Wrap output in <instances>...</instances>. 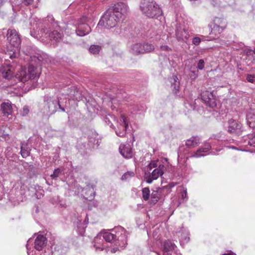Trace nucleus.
<instances>
[{
  "mask_svg": "<svg viewBox=\"0 0 255 255\" xmlns=\"http://www.w3.org/2000/svg\"><path fill=\"white\" fill-rule=\"evenodd\" d=\"M30 34L35 38H48L52 42H58L62 38L59 31L60 26L52 15H48L43 19L32 16L29 19Z\"/></svg>",
  "mask_w": 255,
  "mask_h": 255,
  "instance_id": "f257e3e1",
  "label": "nucleus"
},
{
  "mask_svg": "<svg viewBox=\"0 0 255 255\" xmlns=\"http://www.w3.org/2000/svg\"><path fill=\"white\" fill-rule=\"evenodd\" d=\"M47 55L41 51H37L32 56H31V62H30L28 71L25 69L21 68V70L17 73L16 76L21 82H24L29 79L37 78L39 77L41 68L40 65L38 63L34 65L33 62L46 61Z\"/></svg>",
  "mask_w": 255,
  "mask_h": 255,
  "instance_id": "f03ea898",
  "label": "nucleus"
},
{
  "mask_svg": "<svg viewBox=\"0 0 255 255\" xmlns=\"http://www.w3.org/2000/svg\"><path fill=\"white\" fill-rule=\"evenodd\" d=\"M142 14L149 18H156L162 14L160 5L153 0H142L139 3Z\"/></svg>",
  "mask_w": 255,
  "mask_h": 255,
  "instance_id": "7ed1b4c3",
  "label": "nucleus"
},
{
  "mask_svg": "<svg viewBox=\"0 0 255 255\" xmlns=\"http://www.w3.org/2000/svg\"><path fill=\"white\" fill-rule=\"evenodd\" d=\"M165 169L166 167L163 161L161 163L158 161H152L146 167V171L149 173L145 175L146 182L151 183L154 180L157 179L163 174Z\"/></svg>",
  "mask_w": 255,
  "mask_h": 255,
  "instance_id": "20e7f679",
  "label": "nucleus"
},
{
  "mask_svg": "<svg viewBox=\"0 0 255 255\" xmlns=\"http://www.w3.org/2000/svg\"><path fill=\"white\" fill-rule=\"evenodd\" d=\"M61 100V98L55 99L53 97L45 96L44 97L43 113L46 115H52L55 113L59 109L62 112H64V108H62L60 104Z\"/></svg>",
  "mask_w": 255,
  "mask_h": 255,
  "instance_id": "39448f33",
  "label": "nucleus"
},
{
  "mask_svg": "<svg viewBox=\"0 0 255 255\" xmlns=\"http://www.w3.org/2000/svg\"><path fill=\"white\" fill-rule=\"evenodd\" d=\"M122 19L108 9L98 23V27L103 26L107 28L115 27Z\"/></svg>",
  "mask_w": 255,
  "mask_h": 255,
  "instance_id": "423d86ee",
  "label": "nucleus"
},
{
  "mask_svg": "<svg viewBox=\"0 0 255 255\" xmlns=\"http://www.w3.org/2000/svg\"><path fill=\"white\" fill-rule=\"evenodd\" d=\"M7 39L9 43L15 49H17L21 43V39L17 31L14 29H9L7 32ZM16 49H12L10 53L6 55L12 59L15 57V51Z\"/></svg>",
  "mask_w": 255,
  "mask_h": 255,
  "instance_id": "0eeeda50",
  "label": "nucleus"
},
{
  "mask_svg": "<svg viewBox=\"0 0 255 255\" xmlns=\"http://www.w3.org/2000/svg\"><path fill=\"white\" fill-rule=\"evenodd\" d=\"M115 234L117 245H118V250L123 249L127 244V238L128 235V232L122 226H117L110 230Z\"/></svg>",
  "mask_w": 255,
  "mask_h": 255,
  "instance_id": "6e6552de",
  "label": "nucleus"
},
{
  "mask_svg": "<svg viewBox=\"0 0 255 255\" xmlns=\"http://www.w3.org/2000/svg\"><path fill=\"white\" fill-rule=\"evenodd\" d=\"M90 17L89 16H83L81 17L77 23L75 24L73 31H76V34L79 36H84L89 34L91 28L89 25L85 23V22L88 20Z\"/></svg>",
  "mask_w": 255,
  "mask_h": 255,
  "instance_id": "1a4fd4ad",
  "label": "nucleus"
},
{
  "mask_svg": "<svg viewBox=\"0 0 255 255\" xmlns=\"http://www.w3.org/2000/svg\"><path fill=\"white\" fill-rule=\"evenodd\" d=\"M108 9L124 20L128 12V6L126 2H118L114 4Z\"/></svg>",
  "mask_w": 255,
  "mask_h": 255,
  "instance_id": "9d476101",
  "label": "nucleus"
},
{
  "mask_svg": "<svg viewBox=\"0 0 255 255\" xmlns=\"http://www.w3.org/2000/svg\"><path fill=\"white\" fill-rule=\"evenodd\" d=\"M239 147L234 146H229L228 147L236 150L247 151L248 150L247 149L248 146L255 147V132L244 136L241 141Z\"/></svg>",
  "mask_w": 255,
  "mask_h": 255,
  "instance_id": "9b49d317",
  "label": "nucleus"
},
{
  "mask_svg": "<svg viewBox=\"0 0 255 255\" xmlns=\"http://www.w3.org/2000/svg\"><path fill=\"white\" fill-rule=\"evenodd\" d=\"M213 147L211 151L209 152V150L211 149V145L209 143H205L203 146L199 148L196 150V151L192 152L190 153V155L186 157V159L188 158H199L202 156H204L209 154H216L215 151H214V145H213Z\"/></svg>",
  "mask_w": 255,
  "mask_h": 255,
  "instance_id": "f8f14e48",
  "label": "nucleus"
},
{
  "mask_svg": "<svg viewBox=\"0 0 255 255\" xmlns=\"http://www.w3.org/2000/svg\"><path fill=\"white\" fill-rule=\"evenodd\" d=\"M63 91L64 93H62V94L67 95V98L77 101L82 100L81 93L75 86L71 85L70 87H66Z\"/></svg>",
  "mask_w": 255,
  "mask_h": 255,
  "instance_id": "ddd939ff",
  "label": "nucleus"
},
{
  "mask_svg": "<svg viewBox=\"0 0 255 255\" xmlns=\"http://www.w3.org/2000/svg\"><path fill=\"white\" fill-rule=\"evenodd\" d=\"M117 123V128L116 129V134L119 136H124L128 127V122L124 116L121 115L120 120H118Z\"/></svg>",
  "mask_w": 255,
  "mask_h": 255,
  "instance_id": "4468645a",
  "label": "nucleus"
},
{
  "mask_svg": "<svg viewBox=\"0 0 255 255\" xmlns=\"http://www.w3.org/2000/svg\"><path fill=\"white\" fill-rule=\"evenodd\" d=\"M228 131L232 134L240 135L243 131L242 125L238 121L231 119L228 123Z\"/></svg>",
  "mask_w": 255,
  "mask_h": 255,
  "instance_id": "2eb2a0df",
  "label": "nucleus"
},
{
  "mask_svg": "<svg viewBox=\"0 0 255 255\" xmlns=\"http://www.w3.org/2000/svg\"><path fill=\"white\" fill-rule=\"evenodd\" d=\"M201 97L202 100L207 106L212 108L216 106L215 99L212 92L207 91L202 92L201 94Z\"/></svg>",
  "mask_w": 255,
  "mask_h": 255,
  "instance_id": "dca6fc26",
  "label": "nucleus"
},
{
  "mask_svg": "<svg viewBox=\"0 0 255 255\" xmlns=\"http://www.w3.org/2000/svg\"><path fill=\"white\" fill-rule=\"evenodd\" d=\"M106 244L107 243L104 240L101 233L99 234L94 239L93 246L97 252H101L105 249L107 251Z\"/></svg>",
  "mask_w": 255,
  "mask_h": 255,
  "instance_id": "f3484780",
  "label": "nucleus"
},
{
  "mask_svg": "<svg viewBox=\"0 0 255 255\" xmlns=\"http://www.w3.org/2000/svg\"><path fill=\"white\" fill-rule=\"evenodd\" d=\"M121 155L126 158H130L132 156V151L129 143L121 144L119 146Z\"/></svg>",
  "mask_w": 255,
  "mask_h": 255,
  "instance_id": "a211bd4d",
  "label": "nucleus"
},
{
  "mask_svg": "<svg viewBox=\"0 0 255 255\" xmlns=\"http://www.w3.org/2000/svg\"><path fill=\"white\" fill-rule=\"evenodd\" d=\"M175 34L176 38L179 41L186 42L189 37L188 30L182 27L177 28Z\"/></svg>",
  "mask_w": 255,
  "mask_h": 255,
  "instance_id": "6ab92c4d",
  "label": "nucleus"
},
{
  "mask_svg": "<svg viewBox=\"0 0 255 255\" xmlns=\"http://www.w3.org/2000/svg\"><path fill=\"white\" fill-rule=\"evenodd\" d=\"M47 244L46 238L41 235L37 236L34 242L35 249L38 251L42 250Z\"/></svg>",
  "mask_w": 255,
  "mask_h": 255,
  "instance_id": "aec40b11",
  "label": "nucleus"
},
{
  "mask_svg": "<svg viewBox=\"0 0 255 255\" xmlns=\"http://www.w3.org/2000/svg\"><path fill=\"white\" fill-rule=\"evenodd\" d=\"M5 64L7 67L2 72V77L7 79H11L14 76L17 77V74L15 75V72L13 66L8 63H5Z\"/></svg>",
  "mask_w": 255,
  "mask_h": 255,
  "instance_id": "412c9836",
  "label": "nucleus"
},
{
  "mask_svg": "<svg viewBox=\"0 0 255 255\" xmlns=\"http://www.w3.org/2000/svg\"><path fill=\"white\" fill-rule=\"evenodd\" d=\"M84 216L85 219L83 221H82V220L81 219H78L77 221L76 222H75L77 227V232L80 235H83V234L84 233L85 229L86 227V225L88 223V219L87 215L85 214L84 215Z\"/></svg>",
  "mask_w": 255,
  "mask_h": 255,
  "instance_id": "4be33fe9",
  "label": "nucleus"
},
{
  "mask_svg": "<svg viewBox=\"0 0 255 255\" xmlns=\"http://www.w3.org/2000/svg\"><path fill=\"white\" fill-rule=\"evenodd\" d=\"M13 107L14 106L8 102L2 103L1 104V110L3 115L7 117L11 115L13 113Z\"/></svg>",
  "mask_w": 255,
  "mask_h": 255,
  "instance_id": "5701e85b",
  "label": "nucleus"
},
{
  "mask_svg": "<svg viewBox=\"0 0 255 255\" xmlns=\"http://www.w3.org/2000/svg\"><path fill=\"white\" fill-rule=\"evenodd\" d=\"M176 248V246L174 244L170 242V241H165L163 244V255H171L169 252L174 251ZM158 255H160L157 253Z\"/></svg>",
  "mask_w": 255,
  "mask_h": 255,
  "instance_id": "b1692460",
  "label": "nucleus"
},
{
  "mask_svg": "<svg viewBox=\"0 0 255 255\" xmlns=\"http://www.w3.org/2000/svg\"><path fill=\"white\" fill-rule=\"evenodd\" d=\"M200 142V137L198 136H193L186 140V145L188 148H193L198 146Z\"/></svg>",
  "mask_w": 255,
  "mask_h": 255,
  "instance_id": "393cba45",
  "label": "nucleus"
},
{
  "mask_svg": "<svg viewBox=\"0 0 255 255\" xmlns=\"http://www.w3.org/2000/svg\"><path fill=\"white\" fill-rule=\"evenodd\" d=\"M161 189L158 188L155 190H153L150 196V204H156L160 198Z\"/></svg>",
  "mask_w": 255,
  "mask_h": 255,
  "instance_id": "a878e982",
  "label": "nucleus"
},
{
  "mask_svg": "<svg viewBox=\"0 0 255 255\" xmlns=\"http://www.w3.org/2000/svg\"><path fill=\"white\" fill-rule=\"evenodd\" d=\"M101 233L105 242L112 243L116 241L115 234L112 231L111 232H104Z\"/></svg>",
  "mask_w": 255,
  "mask_h": 255,
  "instance_id": "bb28decb",
  "label": "nucleus"
},
{
  "mask_svg": "<svg viewBox=\"0 0 255 255\" xmlns=\"http://www.w3.org/2000/svg\"><path fill=\"white\" fill-rule=\"evenodd\" d=\"M9 128L6 126L2 125L0 127V137L7 141L10 138L9 134Z\"/></svg>",
  "mask_w": 255,
  "mask_h": 255,
  "instance_id": "cd10ccee",
  "label": "nucleus"
},
{
  "mask_svg": "<svg viewBox=\"0 0 255 255\" xmlns=\"http://www.w3.org/2000/svg\"><path fill=\"white\" fill-rule=\"evenodd\" d=\"M142 51L141 43H137L133 44L130 49V52L135 55L143 54V52Z\"/></svg>",
  "mask_w": 255,
  "mask_h": 255,
  "instance_id": "c85d7f7f",
  "label": "nucleus"
},
{
  "mask_svg": "<svg viewBox=\"0 0 255 255\" xmlns=\"http://www.w3.org/2000/svg\"><path fill=\"white\" fill-rule=\"evenodd\" d=\"M89 189V191L90 192V194H92L93 193V188L90 185H87L86 187L82 188L79 184H76L74 188V191L77 194L82 193L85 190Z\"/></svg>",
  "mask_w": 255,
  "mask_h": 255,
  "instance_id": "c756f323",
  "label": "nucleus"
},
{
  "mask_svg": "<svg viewBox=\"0 0 255 255\" xmlns=\"http://www.w3.org/2000/svg\"><path fill=\"white\" fill-rule=\"evenodd\" d=\"M10 1L15 5H18L22 3L24 5H29L33 4L34 0H10ZM12 8H13V5H12Z\"/></svg>",
  "mask_w": 255,
  "mask_h": 255,
  "instance_id": "7c9ffc66",
  "label": "nucleus"
},
{
  "mask_svg": "<svg viewBox=\"0 0 255 255\" xmlns=\"http://www.w3.org/2000/svg\"><path fill=\"white\" fill-rule=\"evenodd\" d=\"M247 124L253 128H255V115L248 113L247 115Z\"/></svg>",
  "mask_w": 255,
  "mask_h": 255,
  "instance_id": "2f4dec72",
  "label": "nucleus"
},
{
  "mask_svg": "<svg viewBox=\"0 0 255 255\" xmlns=\"http://www.w3.org/2000/svg\"><path fill=\"white\" fill-rule=\"evenodd\" d=\"M20 148V153L23 158H26L29 155L30 150L26 147V145L24 142L21 143Z\"/></svg>",
  "mask_w": 255,
  "mask_h": 255,
  "instance_id": "473e14b6",
  "label": "nucleus"
},
{
  "mask_svg": "<svg viewBox=\"0 0 255 255\" xmlns=\"http://www.w3.org/2000/svg\"><path fill=\"white\" fill-rule=\"evenodd\" d=\"M142 46L143 53L152 52L155 48L153 44L147 42L142 43Z\"/></svg>",
  "mask_w": 255,
  "mask_h": 255,
  "instance_id": "72a5a7b5",
  "label": "nucleus"
},
{
  "mask_svg": "<svg viewBox=\"0 0 255 255\" xmlns=\"http://www.w3.org/2000/svg\"><path fill=\"white\" fill-rule=\"evenodd\" d=\"M213 25L219 26H222V27L223 26V28H226L227 23L226 20L223 18L215 17L213 20Z\"/></svg>",
  "mask_w": 255,
  "mask_h": 255,
  "instance_id": "f704fd0d",
  "label": "nucleus"
},
{
  "mask_svg": "<svg viewBox=\"0 0 255 255\" xmlns=\"http://www.w3.org/2000/svg\"><path fill=\"white\" fill-rule=\"evenodd\" d=\"M171 87L174 89L175 92L179 90V82L176 76H173L171 80Z\"/></svg>",
  "mask_w": 255,
  "mask_h": 255,
  "instance_id": "c9c22d12",
  "label": "nucleus"
},
{
  "mask_svg": "<svg viewBox=\"0 0 255 255\" xmlns=\"http://www.w3.org/2000/svg\"><path fill=\"white\" fill-rule=\"evenodd\" d=\"M225 29V28H223V26L222 27V26H219L213 25L211 33L216 36H218Z\"/></svg>",
  "mask_w": 255,
  "mask_h": 255,
  "instance_id": "e433bc0d",
  "label": "nucleus"
},
{
  "mask_svg": "<svg viewBox=\"0 0 255 255\" xmlns=\"http://www.w3.org/2000/svg\"><path fill=\"white\" fill-rule=\"evenodd\" d=\"M112 121L116 122L117 121L116 120L115 117L113 116L109 115L108 117H106L105 118V123L111 128H112L114 126Z\"/></svg>",
  "mask_w": 255,
  "mask_h": 255,
  "instance_id": "4c0bfd02",
  "label": "nucleus"
},
{
  "mask_svg": "<svg viewBox=\"0 0 255 255\" xmlns=\"http://www.w3.org/2000/svg\"><path fill=\"white\" fill-rule=\"evenodd\" d=\"M142 198L144 200L147 201L149 199L150 190L149 188L145 187L142 190Z\"/></svg>",
  "mask_w": 255,
  "mask_h": 255,
  "instance_id": "58836bf2",
  "label": "nucleus"
},
{
  "mask_svg": "<svg viewBox=\"0 0 255 255\" xmlns=\"http://www.w3.org/2000/svg\"><path fill=\"white\" fill-rule=\"evenodd\" d=\"M190 238L188 232H186L185 234H182L180 237V242L181 245L187 243L189 241Z\"/></svg>",
  "mask_w": 255,
  "mask_h": 255,
  "instance_id": "ea45409f",
  "label": "nucleus"
},
{
  "mask_svg": "<svg viewBox=\"0 0 255 255\" xmlns=\"http://www.w3.org/2000/svg\"><path fill=\"white\" fill-rule=\"evenodd\" d=\"M98 135L96 133H93L92 136L89 137V141L91 142H93L94 144L98 146L100 144L98 139H96Z\"/></svg>",
  "mask_w": 255,
  "mask_h": 255,
  "instance_id": "a19ab883",
  "label": "nucleus"
},
{
  "mask_svg": "<svg viewBox=\"0 0 255 255\" xmlns=\"http://www.w3.org/2000/svg\"><path fill=\"white\" fill-rule=\"evenodd\" d=\"M205 40V37L203 35L199 37H194L192 39V43L195 46H198L200 44L202 41Z\"/></svg>",
  "mask_w": 255,
  "mask_h": 255,
  "instance_id": "79ce46f5",
  "label": "nucleus"
},
{
  "mask_svg": "<svg viewBox=\"0 0 255 255\" xmlns=\"http://www.w3.org/2000/svg\"><path fill=\"white\" fill-rule=\"evenodd\" d=\"M101 49V47L98 45H92L89 48V51L94 54H98Z\"/></svg>",
  "mask_w": 255,
  "mask_h": 255,
  "instance_id": "37998d69",
  "label": "nucleus"
},
{
  "mask_svg": "<svg viewBox=\"0 0 255 255\" xmlns=\"http://www.w3.org/2000/svg\"><path fill=\"white\" fill-rule=\"evenodd\" d=\"M145 110V108L144 106L142 105H136L134 107H133V111L132 113H138V112H142L144 111Z\"/></svg>",
  "mask_w": 255,
  "mask_h": 255,
  "instance_id": "c03bdc74",
  "label": "nucleus"
},
{
  "mask_svg": "<svg viewBox=\"0 0 255 255\" xmlns=\"http://www.w3.org/2000/svg\"><path fill=\"white\" fill-rule=\"evenodd\" d=\"M62 172V169L59 168H57L54 170L53 174L50 176L52 179H56L61 174Z\"/></svg>",
  "mask_w": 255,
  "mask_h": 255,
  "instance_id": "a18cd8bd",
  "label": "nucleus"
},
{
  "mask_svg": "<svg viewBox=\"0 0 255 255\" xmlns=\"http://www.w3.org/2000/svg\"><path fill=\"white\" fill-rule=\"evenodd\" d=\"M94 192L91 194L90 192L89 191V189H87V190H85L82 194L81 196H82L84 198H85L86 199H88L89 198L90 200L93 199L94 198Z\"/></svg>",
  "mask_w": 255,
  "mask_h": 255,
  "instance_id": "49530a36",
  "label": "nucleus"
},
{
  "mask_svg": "<svg viewBox=\"0 0 255 255\" xmlns=\"http://www.w3.org/2000/svg\"><path fill=\"white\" fill-rule=\"evenodd\" d=\"M134 173L133 172L128 171L122 175V176L121 177V179L122 180H128L131 177L134 176Z\"/></svg>",
  "mask_w": 255,
  "mask_h": 255,
  "instance_id": "de8ad7c7",
  "label": "nucleus"
},
{
  "mask_svg": "<svg viewBox=\"0 0 255 255\" xmlns=\"http://www.w3.org/2000/svg\"><path fill=\"white\" fill-rule=\"evenodd\" d=\"M171 34L169 33L163 35L161 37V39L166 43H170L171 42Z\"/></svg>",
  "mask_w": 255,
  "mask_h": 255,
  "instance_id": "09e8293b",
  "label": "nucleus"
},
{
  "mask_svg": "<svg viewBox=\"0 0 255 255\" xmlns=\"http://www.w3.org/2000/svg\"><path fill=\"white\" fill-rule=\"evenodd\" d=\"M12 150V148L10 147H8L6 150H5V155L6 156L9 158H12L13 157V155H14L13 154H11V151Z\"/></svg>",
  "mask_w": 255,
  "mask_h": 255,
  "instance_id": "8fccbe9b",
  "label": "nucleus"
},
{
  "mask_svg": "<svg viewBox=\"0 0 255 255\" xmlns=\"http://www.w3.org/2000/svg\"><path fill=\"white\" fill-rule=\"evenodd\" d=\"M204 61L203 59H200L199 60L197 64V68L198 69L201 70L204 68Z\"/></svg>",
  "mask_w": 255,
  "mask_h": 255,
  "instance_id": "3c124183",
  "label": "nucleus"
},
{
  "mask_svg": "<svg viewBox=\"0 0 255 255\" xmlns=\"http://www.w3.org/2000/svg\"><path fill=\"white\" fill-rule=\"evenodd\" d=\"M160 49L161 51H164L166 52H170L172 51V49L168 46L166 45H162L160 46Z\"/></svg>",
  "mask_w": 255,
  "mask_h": 255,
  "instance_id": "603ef678",
  "label": "nucleus"
},
{
  "mask_svg": "<svg viewBox=\"0 0 255 255\" xmlns=\"http://www.w3.org/2000/svg\"><path fill=\"white\" fill-rule=\"evenodd\" d=\"M246 79L249 82L252 83H255V76L254 75L248 74L247 76Z\"/></svg>",
  "mask_w": 255,
  "mask_h": 255,
  "instance_id": "864d4df0",
  "label": "nucleus"
},
{
  "mask_svg": "<svg viewBox=\"0 0 255 255\" xmlns=\"http://www.w3.org/2000/svg\"><path fill=\"white\" fill-rule=\"evenodd\" d=\"M68 250V248L67 247H64L63 248H62L61 247H57V251L58 252H59L61 254H64L65 253H66V252H67Z\"/></svg>",
  "mask_w": 255,
  "mask_h": 255,
  "instance_id": "5fc2aeb1",
  "label": "nucleus"
},
{
  "mask_svg": "<svg viewBox=\"0 0 255 255\" xmlns=\"http://www.w3.org/2000/svg\"><path fill=\"white\" fill-rule=\"evenodd\" d=\"M181 196L183 200H187V192L186 189L183 190L181 193Z\"/></svg>",
  "mask_w": 255,
  "mask_h": 255,
  "instance_id": "6e6d98bb",
  "label": "nucleus"
},
{
  "mask_svg": "<svg viewBox=\"0 0 255 255\" xmlns=\"http://www.w3.org/2000/svg\"><path fill=\"white\" fill-rule=\"evenodd\" d=\"M32 242V241L31 239H29L28 241H27V245H26V249H27V254L28 255H32V252H32H30V249H29V244Z\"/></svg>",
  "mask_w": 255,
  "mask_h": 255,
  "instance_id": "4d7b16f0",
  "label": "nucleus"
},
{
  "mask_svg": "<svg viewBox=\"0 0 255 255\" xmlns=\"http://www.w3.org/2000/svg\"><path fill=\"white\" fill-rule=\"evenodd\" d=\"M28 113H29V109H28V107H27V106H24V107L23 108V110H22V116H26V115H27Z\"/></svg>",
  "mask_w": 255,
  "mask_h": 255,
  "instance_id": "13d9d810",
  "label": "nucleus"
},
{
  "mask_svg": "<svg viewBox=\"0 0 255 255\" xmlns=\"http://www.w3.org/2000/svg\"><path fill=\"white\" fill-rule=\"evenodd\" d=\"M183 149V147H180L179 149V151L178 152V160L179 162V160L183 158V155L181 154V151Z\"/></svg>",
  "mask_w": 255,
  "mask_h": 255,
  "instance_id": "bf43d9fd",
  "label": "nucleus"
},
{
  "mask_svg": "<svg viewBox=\"0 0 255 255\" xmlns=\"http://www.w3.org/2000/svg\"><path fill=\"white\" fill-rule=\"evenodd\" d=\"M52 255V250L50 249H47V251H45L44 253H42L41 255Z\"/></svg>",
  "mask_w": 255,
  "mask_h": 255,
  "instance_id": "052dcab7",
  "label": "nucleus"
},
{
  "mask_svg": "<svg viewBox=\"0 0 255 255\" xmlns=\"http://www.w3.org/2000/svg\"><path fill=\"white\" fill-rule=\"evenodd\" d=\"M58 204H59L60 206L61 207H66V203L64 201H62L61 200L59 199L58 200Z\"/></svg>",
  "mask_w": 255,
  "mask_h": 255,
  "instance_id": "680f3d73",
  "label": "nucleus"
},
{
  "mask_svg": "<svg viewBox=\"0 0 255 255\" xmlns=\"http://www.w3.org/2000/svg\"><path fill=\"white\" fill-rule=\"evenodd\" d=\"M158 33H156V34L154 33L153 34H151V33L150 34V37L151 38H154L155 39L157 40L158 39V37H157Z\"/></svg>",
  "mask_w": 255,
  "mask_h": 255,
  "instance_id": "e2e57ef3",
  "label": "nucleus"
},
{
  "mask_svg": "<svg viewBox=\"0 0 255 255\" xmlns=\"http://www.w3.org/2000/svg\"><path fill=\"white\" fill-rule=\"evenodd\" d=\"M35 195H36L37 198H40L41 197L43 196V194L41 192H40L36 193Z\"/></svg>",
  "mask_w": 255,
  "mask_h": 255,
  "instance_id": "0e129e2a",
  "label": "nucleus"
},
{
  "mask_svg": "<svg viewBox=\"0 0 255 255\" xmlns=\"http://www.w3.org/2000/svg\"><path fill=\"white\" fill-rule=\"evenodd\" d=\"M246 53H247V55H250L253 54V52L252 49H249L247 51Z\"/></svg>",
  "mask_w": 255,
  "mask_h": 255,
  "instance_id": "69168bd1",
  "label": "nucleus"
},
{
  "mask_svg": "<svg viewBox=\"0 0 255 255\" xmlns=\"http://www.w3.org/2000/svg\"><path fill=\"white\" fill-rule=\"evenodd\" d=\"M71 25L72 24L71 23H69L67 25V28H66V30L71 28L70 27Z\"/></svg>",
  "mask_w": 255,
  "mask_h": 255,
  "instance_id": "338daca9",
  "label": "nucleus"
},
{
  "mask_svg": "<svg viewBox=\"0 0 255 255\" xmlns=\"http://www.w3.org/2000/svg\"><path fill=\"white\" fill-rule=\"evenodd\" d=\"M222 255H234V254L233 253H228L224 254Z\"/></svg>",
  "mask_w": 255,
  "mask_h": 255,
  "instance_id": "774afa93",
  "label": "nucleus"
}]
</instances>
